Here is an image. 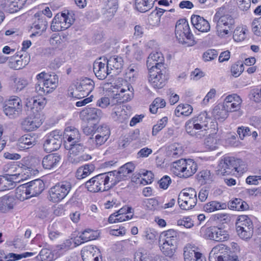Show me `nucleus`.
Wrapping results in <instances>:
<instances>
[{
	"label": "nucleus",
	"mask_w": 261,
	"mask_h": 261,
	"mask_svg": "<svg viewBox=\"0 0 261 261\" xmlns=\"http://www.w3.org/2000/svg\"><path fill=\"white\" fill-rule=\"evenodd\" d=\"M210 117L206 111L188 120L185 125L186 132L197 139H202L208 133V122Z\"/></svg>",
	"instance_id": "nucleus-1"
},
{
	"label": "nucleus",
	"mask_w": 261,
	"mask_h": 261,
	"mask_svg": "<svg viewBox=\"0 0 261 261\" xmlns=\"http://www.w3.org/2000/svg\"><path fill=\"white\" fill-rule=\"evenodd\" d=\"M7 168L6 171L8 173L5 176H0V191L9 190L14 188L16 186V183L24 179L25 177L20 170L22 169L17 168L15 165H8L5 167V170Z\"/></svg>",
	"instance_id": "nucleus-2"
},
{
	"label": "nucleus",
	"mask_w": 261,
	"mask_h": 261,
	"mask_svg": "<svg viewBox=\"0 0 261 261\" xmlns=\"http://www.w3.org/2000/svg\"><path fill=\"white\" fill-rule=\"evenodd\" d=\"M197 164L192 159H181L173 162L171 171L176 176L187 178L193 176L197 171Z\"/></svg>",
	"instance_id": "nucleus-3"
},
{
	"label": "nucleus",
	"mask_w": 261,
	"mask_h": 261,
	"mask_svg": "<svg viewBox=\"0 0 261 261\" xmlns=\"http://www.w3.org/2000/svg\"><path fill=\"white\" fill-rule=\"evenodd\" d=\"M108 172L98 174L85 182V187L91 192L108 191L114 187Z\"/></svg>",
	"instance_id": "nucleus-4"
},
{
	"label": "nucleus",
	"mask_w": 261,
	"mask_h": 261,
	"mask_svg": "<svg viewBox=\"0 0 261 261\" xmlns=\"http://www.w3.org/2000/svg\"><path fill=\"white\" fill-rule=\"evenodd\" d=\"M225 8H220L215 14L213 21L217 23L216 28L219 36L227 35L234 24V19L229 14H225Z\"/></svg>",
	"instance_id": "nucleus-5"
},
{
	"label": "nucleus",
	"mask_w": 261,
	"mask_h": 261,
	"mask_svg": "<svg viewBox=\"0 0 261 261\" xmlns=\"http://www.w3.org/2000/svg\"><path fill=\"white\" fill-rule=\"evenodd\" d=\"M175 36L179 42L191 46L195 44L194 37L190 31L189 25L185 19L178 20L175 25Z\"/></svg>",
	"instance_id": "nucleus-6"
},
{
	"label": "nucleus",
	"mask_w": 261,
	"mask_h": 261,
	"mask_svg": "<svg viewBox=\"0 0 261 261\" xmlns=\"http://www.w3.org/2000/svg\"><path fill=\"white\" fill-rule=\"evenodd\" d=\"M209 261H239L229 248L221 244L214 247L209 254Z\"/></svg>",
	"instance_id": "nucleus-7"
},
{
	"label": "nucleus",
	"mask_w": 261,
	"mask_h": 261,
	"mask_svg": "<svg viewBox=\"0 0 261 261\" xmlns=\"http://www.w3.org/2000/svg\"><path fill=\"white\" fill-rule=\"evenodd\" d=\"M236 230L238 236L243 240L250 239L253 232L252 221L247 215L240 216L236 222Z\"/></svg>",
	"instance_id": "nucleus-8"
},
{
	"label": "nucleus",
	"mask_w": 261,
	"mask_h": 261,
	"mask_svg": "<svg viewBox=\"0 0 261 261\" xmlns=\"http://www.w3.org/2000/svg\"><path fill=\"white\" fill-rule=\"evenodd\" d=\"M196 192L193 188L184 189L178 195V203L182 210H189L197 203Z\"/></svg>",
	"instance_id": "nucleus-9"
},
{
	"label": "nucleus",
	"mask_w": 261,
	"mask_h": 261,
	"mask_svg": "<svg viewBox=\"0 0 261 261\" xmlns=\"http://www.w3.org/2000/svg\"><path fill=\"white\" fill-rule=\"evenodd\" d=\"M71 189V185L69 182L63 181L57 184L49 189L48 199L53 202H58L68 195Z\"/></svg>",
	"instance_id": "nucleus-10"
},
{
	"label": "nucleus",
	"mask_w": 261,
	"mask_h": 261,
	"mask_svg": "<svg viewBox=\"0 0 261 261\" xmlns=\"http://www.w3.org/2000/svg\"><path fill=\"white\" fill-rule=\"evenodd\" d=\"M148 81L155 89H161L165 86L168 79L167 68L148 70Z\"/></svg>",
	"instance_id": "nucleus-11"
},
{
	"label": "nucleus",
	"mask_w": 261,
	"mask_h": 261,
	"mask_svg": "<svg viewBox=\"0 0 261 261\" xmlns=\"http://www.w3.org/2000/svg\"><path fill=\"white\" fill-rule=\"evenodd\" d=\"M71 148L69 150L68 160L72 164L77 165L91 159V156L87 153H83L85 149L84 145L81 143L70 144Z\"/></svg>",
	"instance_id": "nucleus-12"
},
{
	"label": "nucleus",
	"mask_w": 261,
	"mask_h": 261,
	"mask_svg": "<svg viewBox=\"0 0 261 261\" xmlns=\"http://www.w3.org/2000/svg\"><path fill=\"white\" fill-rule=\"evenodd\" d=\"M4 112L10 118L17 117L21 113V100L16 96H12L6 101L4 107Z\"/></svg>",
	"instance_id": "nucleus-13"
},
{
	"label": "nucleus",
	"mask_w": 261,
	"mask_h": 261,
	"mask_svg": "<svg viewBox=\"0 0 261 261\" xmlns=\"http://www.w3.org/2000/svg\"><path fill=\"white\" fill-rule=\"evenodd\" d=\"M62 143V133L55 130L48 134L44 138L43 147L46 152H52L59 149Z\"/></svg>",
	"instance_id": "nucleus-14"
},
{
	"label": "nucleus",
	"mask_w": 261,
	"mask_h": 261,
	"mask_svg": "<svg viewBox=\"0 0 261 261\" xmlns=\"http://www.w3.org/2000/svg\"><path fill=\"white\" fill-rule=\"evenodd\" d=\"M94 88V82L91 79L85 77L77 83L75 91L71 94L72 97L79 99L88 96Z\"/></svg>",
	"instance_id": "nucleus-15"
},
{
	"label": "nucleus",
	"mask_w": 261,
	"mask_h": 261,
	"mask_svg": "<svg viewBox=\"0 0 261 261\" xmlns=\"http://www.w3.org/2000/svg\"><path fill=\"white\" fill-rule=\"evenodd\" d=\"M134 165L132 163L129 162L121 166L117 171L114 170L108 172L110 176L112 178L111 179L113 180L111 182L114 187L119 181L125 180L128 175L134 170Z\"/></svg>",
	"instance_id": "nucleus-16"
},
{
	"label": "nucleus",
	"mask_w": 261,
	"mask_h": 261,
	"mask_svg": "<svg viewBox=\"0 0 261 261\" xmlns=\"http://www.w3.org/2000/svg\"><path fill=\"white\" fill-rule=\"evenodd\" d=\"M73 22L74 19L69 17V14H57L53 19L50 29L54 32L61 31L69 28Z\"/></svg>",
	"instance_id": "nucleus-17"
},
{
	"label": "nucleus",
	"mask_w": 261,
	"mask_h": 261,
	"mask_svg": "<svg viewBox=\"0 0 261 261\" xmlns=\"http://www.w3.org/2000/svg\"><path fill=\"white\" fill-rule=\"evenodd\" d=\"M242 102V100L240 96L233 94L226 96L223 104L228 112H236L237 116L240 117L243 114L241 110Z\"/></svg>",
	"instance_id": "nucleus-18"
},
{
	"label": "nucleus",
	"mask_w": 261,
	"mask_h": 261,
	"mask_svg": "<svg viewBox=\"0 0 261 261\" xmlns=\"http://www.w3.org/2000/svg\"><path fill=\"white\" fill-rule=\"evenodd\" d=\"M44 183L40 179H37L28 182L25 189L22 190V193L25 194L26 196L25 197L24 196L22 197V200L39 195L44 190Z\"/></svg>",
	"instance_id": "nucleus-19"
},
{
	"label": "nucleus",
	"mask_w": 261,
	"mask_h": 261,
	"mask_svg": "<svg viewBox=\"0 0 261 261\" xmlns=\"http://www.w3.org/2000/svg\"><path fill=\"white\" fill-rule=\"evenodd\" d=\"M236 161L233 157L224 156L219 162L218 173L222 175H228L237 170Z\"/></svg>",
	"instance_id": "nucleus-20"
},
{
	"label": "nucleus",
	"mask_w": 261,
	"mask_h": 261,
	"mask_svg": "<svg viewBox=\"0 0 261 261\" xmlns=\"http://www.w3.org/2000/svg\"><path fill=\"white\" fill-rule=\"evenodd\" d=\"M164 57L161 52H152L146 61L148 70L166 68L164 64Z\"/></svg>",
	"instance_id": "nucleus-21"
},
{
	"label": "nucleus",
	"mask_w": 261,
	"mask_h": 261,
	"mask_svg": "<svg viewBox=\"0 0 261 261\" xmlns=\"http://www.w3.org/2000/svg\"><path fill=\"white\" fill-rule=\"evenodd\" d=\"M107 62L106 58H100L93 63V71L99 80H104L112 72L108 67Z\"/></svg>",
	"instance_id": "nucleus-22"
},
{
	"label": "nucleus",
	"mask_w": 261,
	"mask_h": 261,
	"mask_svg": "<svg viewBox=\"0 0 261 261\" xmlns=\"http://www.w3.org/2000/svg\"><path fill=\"white\" fill-rule=\"evenodd\" d=\"M9 59L8 66L11 68L18 70L24 67L30 60V57L24 53L23 55H15L13 57L7 58Z\"/></svg>",
	"instance_id": "nucleus-23"
},
{
	"label": "nucleus",
	"mask_w": 261,
	"mask_h": 261,
	"mask_svg": "<svg viewBox=\"0 0 261 261\" xmlns=\"http://www.w3.org/2000/svg\"><path fill=\"white\" fill-rule=\"evenodd\" d=\"M82 256L83 261H102L98 249L92 246L84 248L82 250Z\"/></svg>",
	"instance_id": "nucleus-24"
},
{
	"label": "nucleus",
	"mask_w": 261,
	"mask_h": 261,
	"mask_svg": "<svg viewBox=\"0 0 261 261\" xmlns=\"http://www.w3.org/2000/svg\"><path fill=\"white\" fill-rule=\"evenodd\" d=\"M191 21L195 28L201 32H207L210 30L208 21L199 15H192Z\"/></svg>",
	"instance_id": "nucleus-25"
},
{
	"label": "nucleus",
	"mask_w": 261,
	"mask_h": 261,
	"mask_svg": "<svg viewBox=\"0 0 261 261\" xmlns=\"http://www.w3.org/2000/svg\"><path fill=\"white\" fill-rule=\"evenodd\" d=\"M16 204L13 196L5 195L0 198V213L6 214L11 212Z\"/></svg>",
	"instance_id": "nucleus-26"
},
{
	"label": "nucleus",
	"mask_w": 261,
	"mask_h": 261,
	"mask_svg": "<svg viewBox=\"0 0 261 261\" xmlns=\"http://www.w3.org/2000/svg\"><path fill=\"white\" fill-rule=\"evenodd\" d=\"M60 160V156L57 153L48 154L42 161V166L45 169H53L57 167Z\"/></svg>",
	"instance_id": "nucleus-27"
},
{
	"label": "nucleus",
	"mask_w": 261,
	"mask_h": 261,
	"mask_svg": "<svg viewBox=\"0 0 261 261\" xmlns=\"http://www.w3.org/2000/svg\"><path fill=\"white\" fill-rule=\"evenodd\" d=\"M63 137L71 144L79 143L81 140L79 130L73 126H68L65 129Z\"/></svg>",
	"instance_id": "nucleus-28"
},
{
	"label": "nucleus",
	"mask_w": 261,
	"mask_h": 261,
	"mask_svg": "<svg viewBox=\"0 0 261 261\" xmlns=\"http://www.w3.org/2000/svg\"><path fill=\"white\" fill-rule=\"evenodd\" d=\"M118 8V0H106L103 7L104 14L111 19L115 15Z\"/></svg>",
	"instance_id": "nucleus-29"
},
{
	"label": "nucleus",
	"mask_w": 261,
	"mask_h": 261,
	"mask_svg": "<svg viewBox=\"0 0 261 261\" xmlns=\"http://www.w3.org/2000/svg\"><path fill=\"white\" fill-rule=\"evenodd\" d=\"M124 106L117 105L113 109L112 116L115 120L122 122L128 118V115Z\"/></svg>",
	"instance_id": "nucleus-30"
},
{
	"label": "nucleus",
	"mask_w": 261,
	"mask_h": 261,
	"mask_svg": "<svg viewBox=\"0 0 261 261\" xmlns=\"http://www.w3.org/2000/svg\"><path fill=\"white\" fill-rule=\"evenodd\" d=\"M177 232L174 229H169L163 231L160 235L159 241L177 245Z\"/></svg>",
	"instance_id": "nucleus-31"
},
{
	"label": "nucleus",
	"mask_w": 261,
	"mask_h": 261,
	"mask_svg": "<svg viewBox=\"0 0 261 261\" xmlns=\"http://www.w3.org/2000/svg\"><path fill=\"white\" fill-rule=\"evenodd\" d=\"M35 143L34 137L29 135H25L18 139L17 145L20 150H24L32 147Z\"/></svg>",
	"instance_id": "nucleus-32"
},
{
	"label": "nucleus",
	"mask_w": 261,
	"mask_h": 261,
	"mask_svg": "<svg viewBox=\"0 0 261 261\" xmlns=\"http://www.w3.org/2000/svg\"><path fill=\"white\" fill-rule=\"evenodd\" d=\"M108 67L110 68V71L116 70L119 72L122 69L123 65V60L122 57L117 56H114L109 59H107Z\"/></svg>",
	"instance_id": "nucleus-33"
},
{
	"label": "nucleus",
	"mask_w": 261,
	"mask_h": 261,
	"mask_svg": "<svg viewBox=\"0 0 261 261\" xmlns=\"http://www.w3.org/2000/svg\"><path fill=\"white\" fill-rule=\"evenodd\" d=\"M162 257L160 255L144 251L136 253L135 255L134 261H160Z\"/></svg>",
	"instance_id": "nucleus-34"
},
{
	"label": "nucleus",
	"mask_w": 261,
	"mask_h": 261,
	"mask_svg": "<svg viewBox=\"0 0 261 261\" xmlns=\"http://www.w3.org/2000/svg\"><path fill=\"white\" fill-rule=\"evenodd\" d=\"M160 250L165 256L172 257L177 248V245L173 243L159 242Z\"/></svg>",
	"instance_id": "nucleus-35"
},
{
	"label": "nucleus",
	"mask_w": 261,
	"mask_h": 261,
	"mask_svg": "<svg viewBox=\"0 0 261 261\" xmlns=\"http://www.w3.org/2000/svg\"><path fill=\"white\" fill-rule=\"evenodd\" d=\"M183 152L182 147L178 143H173L169 145L166 149L167 156L171 159L179 157Z\"/></svg>",
	"instance_id": "nucleus-36"
},
{
	"label": "nucleus",
	"mask_w": 261,
	"mask_h": 261,
	"mask_svg": "<svg viewBox=\"0 0 261 261\" xmlns=\"http://www.w3.org/2000/svg\"><path fill=\"white\" fill-rule=\"evenodd\" d=\"M43 86L45 87L47 92L50 93L53 92L58 86V77L53 73L49 75H47L46 80L43 81Z\"/></svg>",
	"instance_id": "nucleus-37"
},
{
	"label": "nucleus",
	"mask_w": 261,
	"mask_h": 261,
	"mask_svg": "<svg viewBox=\"0 0 261 261\" xmlns=\"http://www.w3.org/2000/svg\"><path fill=\"white\" fill-rule=\"evenodd\" d=\"M40 125V122L35 117H28L21 123L22 128L25 131H33L38 128Z\"/></svg>",
	"instance_id": "nucleus-38"
},
{
	"label": "nucleus",
	"mask_w": 261,
	"mask_h": 261,
	"mask_svg": "<svg viewBox=\"0 0 261 261\" xmlns=\"http://www.w3.org/2000/svg\"><path fill=\"white\" fill-rule=\"evenodd\" d=\"M82 115L86 117L88 120H98L102 116V111L98 109L89 108L83 111Z\"/></svg>",
	"instance_id": "nucleus-39"
},
{
	"label": "nucleus",
	"mask_w": 261,
	"mask_h": 261,
	"mask_svg": "<svg viewBox=\"0 0 261 261\" xmlns=\"http://www.w3.org/2000/svg\"><path fill=\"white\" fill-rule=\"evenodd\" d=\"M156 0H135L136 9L139 12L144 13L151 9Z\"/></svg>",
	"instance_id": "nucleus-40"
},
{
	"label": "nucleus",
	"mask_w": 261,
	"mask_h": 261,
	"mask_svg": "<svg viewBox=\"0 0 261 261\" xmlns=\"http://www.w3.org/2000/svg\"><path fill=\"white\" fill-rule=\"evenodd\" d=\"M94 170V165L86 164L77 169L76 172V177L79 179L84 178L92 173Z\"/></svg>",
	"instance_id": "nucleus-41"
},
{
	"label": "nucleus",
	"mask_w": 261,
	"mask_h": 261,
	"mask_svg": "<svg viewBox=\"0 0 261 261\" xmlns=\"http://www.w3.org/2000/svg\"><path fill=\"white\" fill-rule=\"evenodd\" d=\"M94 233L95 232L90 229L85 230L80 237L75 240V244L76 245H79L84 242L95 240L96 236L94 235Z\"/></svg>",
	"instance_id": "nucleus-42"
},
{
	"label": "nucleus",
	"mask_w": 261,
	"mask_h": 261,
	"mask_svg": "<svg viewBox=\"0 0 261 261\" xmlns=\"http://www.w3.org/2000/svg\"><path fill=\"white\" fill-rule=\"evenodd\" d=\"M184 256L185 261H197L202 256L201 253L195 251L190 247L184 248Z\"/></svg>",
	"instance_id": "nucleus-43"
},
{
	"label": "nucleus",
	"mask_w": 261,
	"mask_h": 261,
	"mask_svg": "<svg viewBox=\"0 0 261 261\" xmlns=\"http://www.w3.org/2000/svg\"><path fill=\"white\" fill-rule=\"evenodd\" d=\"M34 17L36 20L33 24V27L36 30H40L42 31L45 30L47 26V21L45 17L43 15H40V13L35 14Z\"/></svg>",
	"instance_id": "nucleus-44"
},
{
	"label": "nucleus",
	"mask_w": 261,
	"mask_h": 261,
	"mask_svg": "<svg viewBox=\"0 0 261 261\" xmlns=\"http://www.w3.org/2000/svg\"><path fill=\"white\" fill-rule=\"evenodd\" d=\"M108 139L107 137L96 135L94 137L93 136L88 138L87 141L88 144L92 148L98 147L105 143Z\"/></svg>",
	"instance_id": "nucleus-45"
},
{
	"label": "nucleus",
	"mask_w": 261,
	"mask_h": 261,
	"mask_svg": "<svg viewBox=\"0 0 261 261\" xmlns=\"http://www.w3.org/2000/svg\"><path fill=\"white\" fill-rule=\"evenodd\" d=\"M227 111L224 104H218L216 106L213 111V116L217 119H224L227 117Z\"/></svg>",
	"instance_id": "nucleus-46"
},
{
	"label": "nucleus",
	"mask_w": 261,
	"mask_h": 261,
	"mask_svg": "<svg viewBox=\"0 0 261 261\" xmlns=\"http://www.w3.org/2000/svg\"><path fill=\"white\" fill-rule=\"evenodd\" d=\"M22 8V5L15 0H7L5 2V9L10 13L17 12Z\"/></svg>",
	"instance_id": "nucleus-47"
},
{
	"label": "nucleus",
	"mask_w": 261,
	"mask_h": 261,
	"mask_svg": "<svg viewBox=\"0 0 261 261\" xmlns=\"http://www.w3.org/2000/svg\"><path fill=\"white\" fill-rule=\"evenodd\" d=\"M226 207L224 203H220L216 201H211L204 205L203 209L205 212L211 213L218 210L223 209Z\"/></svg>",
	"instance_id": "nucleus-48"
},
{
	"label": "nucleus",
	"mask_w": 261,
	"mask_h": 261,
	"mask_svg": "<svg viewBox=\"0 0 261 261\" xmlns=\"http://www.w3.org/2000/svg\"><path fill=\"white\" fill-rule=\"evenodd\" d=\"M158 234V232L153 229L147 228L144 231L143 237L148 243L153 244L156 241Z\"/></svg>",
	"instance_id": "nucleus-49"
},
{
	"label": "nucleus",
	"mask_w": 261,
	"mask_h": 261,
	"mask_svg": "<svg viewBox=\"0 0 261 261\" xmlns=\"http://www.w3.org/2000/svg\"><path fill=\"white\" fill-rule=\"evenodd\" d=\"M126 88L127 89L121 88L118 94L119 97L122 98L123 101L130 100L133 97V87L130 85H127Z\"/></svg>",
	"instance_id": "nucleus-50"
},
{
	"label": "nucleus",
	"mask_w": 261,
	"mask_h": 261,
	"mask_svg": "<svg viewBox=\"0 0 261 261\" xmlns=\"http://www.w3.org/2000/svg\"><path fill=\"white\" fill-rule=\"evenodd\" d=\"M39 255L40 258H38V256H36V257L41 261H53L55 258V255L51 250L46 248L42 249L40 251Z\"/></svg>",
	"instance_id": "nucleus-51"
},
{
	"label": "nucleus",
	"mask_w": 261,
	"mask_h": 261,
	"mask_svg": "<svg viewBox=\"0 0 261 261\" xmlns=\"http://www.w3.org/2000/svg\"><path fill=\"white\" fill-rule=\"evenodd\" d=\"M198 177L199 180L204 184H206L213 181L214 174L210 170H204L199 172Z\"/></svg>",
	"instance_id": "nucleus-52"
},
{
	"label": "nucleus",
	"mask_w": 261,
	"mask_h": 261,
	"mask_svg": "<svg viewBox=\"0 0 261 261\" xmlns=\"http://www.w3.org/2000/svg\"><path fill=\"white\" fill-rule=\"evenodd\" d=\"M168 117H164L159 120L157 123L153 126L152 134L155 136L157 134L165 127L168 122Z\"/></svg>",
	"instance_id": "nucleus-53"
},
{
	"label": "nucleus",
	"mask_w": 261,
	"mask_h": 261,
	"mask_svg": "<svg viewBox=\"0 0 261 261\" xmlns=\"http://www.w3.org/2000/svg\"><path fill=\"white\" fill-rule=\"evenodd\" d=\"M244 70L243 64L240 61L237 62L231 67V74L234 77H238Z\"/></svg>",
	"instance_id": "nucleus-54"
},
{
	"label": "nucleus",
	"mask_w": 261,
	"mask_h": 261,
	"mask_svg": "<svg viewBox=\"0 0 261 261\" xmlns=\"http://www.w3.org/2000/svg\"><path fill=\"white\" fill-rule=\"evenodd\" d=\"M206 147L210 150H215L218 146V140L213 136H209L204 141Z\"/></svg>",
	"instance_id": "nucleus-55"
},
{
	"label": "nucleus",
	"mask_w": 261,
	"mask_h": 261,
	"mask_svg": "<svg viewBox=\"0 0 261 261\" xmlns=\"http://www.w3.org/2000/svg\"><path fill=\"white\" fill-rule=\"evenodd\" d=\"M95 134L96 135L107 137V138L109 139L110 136V130L108 125L102 124L97 128Z\"/></svg>",
	"instance_id": "nucleus-56"
},
{
	"label": "nucleus",
	"mask_w": 261,
	"mask_h": 261,
	"mask_svg": "<svg viewBox=\"0 0 261 261\" xmlns=\"http://www.w3.org/2000/svg\"><path fill=\"white\" fill-rule=\"evenodd\" d=\"M246 38L245 30L243 28H237L233 35V39L237 42L243 41Z\"/></svg>",
	"instance_id": "nucleus-57"
},
{
	"label": "nucleus",
	"mask_w": 261,
	"mask_h": 261,
	"mask_svg": "<svg viewBox=\"0 0 261 261\" xmlns=\"http://www.w3.org/2000/svg\"><path fill=\"white\" fill-rule=\"evenodd\" d=\"M215 238V241L222 242L227 240L229 238L228 232L224 228L218 227V230Z\"/></svg>",
	"instance_id": "nucleus-58"
},
{
	"label": "nucleus",
	"mask_w": 261,
	"mask_h": 261,
	"mask_svg": "<svg viewBox=\"0 0 261 261\" xmlns=\"http://www.w3.org/2000/svg\"><path fill=\"white\" fill-rule=\"evenodd\" d=\"M178 226H183L187 228H190L194 226V222L189 217H183L177 221Z\"/></svg>",
	"instance_id": "nucleus-59"
},
{
	"label": "nucleus",
	"mask_w": 261,
	"mask_h": 261,
	"mask_svg": "<svg viewBox=\"0 0 261 261\" xmlns=\"http://www.w3.org/2000/svg\"><path fill=\"white\" fill-rule=\"evenodd\" d=\"M252 27L254 34L257 36H261V17L253 20Z\"/></svg>",
	"instance_id": "nucleus-60"
},
{
	"label": "nucleus",
	"mask_w": 261,
	"mask_h": 261,
	"mask_svg": "<svg viewBox=\"0 0 261 261\" xmlns=\"http://www.w3.org/2000/svg\"><path fill=\"white\" fill-rule=\"evenodd\" d=\"M218 56V52L215 49H208L203 54L202 58L205 62L212 61Z\"/></svg>",
	"instance_id": "nucleus-61"
},
{
	"label": "nucleus",
	"mask_w": 261,
	"mask_h": 261,
	"mask_svg": "<svg viewBox=\"0 0 261 261\" xmlns=\"http://www.w3.org/2000/svg\"><path fill=\"white\" fill-rule=\"evenodd\" d=\"M138 72V68L135 66L130 65L129 66L126 72V77L129 80V81H134V77L137 75Z\"/></svg>",
	"instance_id": "nucleus-62"
},
{
	"label": "nucleus",
	"mask_w": 261,
	"mask_h": 261,
	"mask_svg": "<svg viewBox=\"0 0 261 261\" xmlns=\"http://www.w3.org/2000/svg\"><path fill=\"white\" fill-rule=\"evenodd\" d=\"M214 219L221 223H227L230 221V217L227 214H217L214 216Z\"/></svg>",
	"instance_id": "nucleus-63"
},
{
	"label": "nucleus",
	"mask_w": 261,
	"mask_h": 261,
	"mask_svg": "<svg viewBox=\"0 0 261 261\" xmlns=\"http://www.w3.org/2000/svg\"><path fill=\"white\" fill-rule=\"evenodd\" d=\"M218 227L213 226L208 228L205 231V237L211 240L215 241V238L217 232Z\"/></svg>",
	"instance_id": "nucleus-64"
}]
</instances>
